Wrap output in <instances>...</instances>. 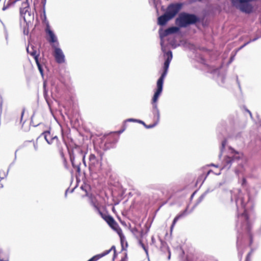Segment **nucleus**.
<instances>
[{"mask_svg":"<svg viewBox=\"0 0 261 261\" xmlns=\"http://www.w3.org/2000/svg\"><path fill=\"white\" fill-rule=\"evenodd\" d=\"M187 210L186 209L185 210H184V211H182V212L180 213L179 214H178L174 219L173 222H172V224L170 227V231H171V232L172 231V230L176 224V223L177 222V221L180 218L184 217V216H185L187 214Z\"/></svg>","mask_w":261,"mask_h":261,"instance_id":"17","label":"nucleus"},{"mask_svg":"<svg viewBox=\"0 0 261 261\" xmlns=\"http://www.w3.org/2000/svg\"><path fill=\"white\" fill-rule=\"evenodd\" d=\"M203 199V196H201L199 198V201H201Z\"/></svg>","mask_w":261,"mask_h":261,"instance_id":"39","label":"nucleus"},{"mask_svg":"<svg viewBox=\"0 0 261 261\" xmlns=\"http://www.w3.org/2000/svg\"><path fill=\"white\" fill-rule=\"evenodd\" d=\"M170 19H171L165 13L164 14L158 17V24L160 25H164Z\"/></svg>","mask_w":261,"mask_h":261,"instance_id":"18","label":"nucleus"},{"mask_svg":"<svg viewBox=\"0 0 261 261\" xmlns=\"http://www.w3.org/2000/svg\"><path fill=\"white\" fill-rule=\"evenodd\" d=\"M179 31V28L176 27H172L168 28L165 31L164 35L167 36L169 34H173Z\"/></svg>","mask_w":261,"mask_h":261,"instance_id":"20","label":"nucleus"},{"mask_svg":"<svg viewBox=\"0 0 261 261\" xmlns=\"http://www.w3.org/2000/svg\"><path fill=\"white\" fill-rule=\"evenodd\" d=\"M61 159L63 161V165L65 167V168L67 170L69 169V166L68 165L67 161L65 158V155L64 154L60 155Z\"/></svg>","mask_w":261,"mask_h":261,"instance_id":"23","label":"nucleus"},{"mask_svg":"<svg viewBox=\"0 0 261 261\" xmlns=\"http://www.w3.org/2000/svg\"><path fill=\"white\" fill-rule=\"evenodd\" d=\"M89 169L91 173H97L101 170V163L99 162L94 154H90L89 158Z\"/></svg>","mask_w":261,"mask_h":261,"instance_id":"4","label":"nucleus"},{"mask_svg":"<svg viewBox=\"0 0 261 261\" xmlns=\"http://www.w3.org/2000/svg\"><path fill=\"white\" fill-rule=\"evenodd\" d=\"M20 14L25 21L29 20L31 17L30 8L27 1L22 4L21 7L20 8Z\"/></svg>","mask_w":261,"mask_h":261,"instance_id":"7","label":"nucleus"},{"mask_svg":"<svg viewBox=\"0 0 261 261\" xmlns=\"http://www.w3.org/2000/svg\"><path fill=\"white\" fill-rule=\"evenodd\" d=\"M117 140L118 138L115 134H111L104 136L101 140L102 143L104 144L103 149L107 150L113 147Z\"/></svg>","mask_w":261,"mask_h":261,"instance_id":"5","label":"nucleus"},{"mask_svg":"<svg viewBox=\"0 0 261 261\" xmlns=\"http://www.w3.org/2000/svg\"><path fill=\"white\" fill-rule=\"evenodd\" d=\"M2 102H1V107H2Z\"/></svg>","mask_w":261,"mask_h":261,"instance_id":"43","label":"nucleus"},{"mask_svg":"<svg viewBox=\"0 0 261 261\" xmlns=\"http://www.w3.org/2000/svg\"><path fill=\"white\" fill-rule=\"evenodd\" d=\"M56 145H57V149H58V150L59 152L60 155H62V154H64V146H66L67 147V145L65 141L64 140V139H63V143L60 142L58 140V143H56Z\"/></svg>","mask_w":261,"mask_h":261,"instance_id":"19","label":"nucleus"},{"mask_svg":"<svg viewBox=\"0 0 261 261\" xmlns=\"http://www.w3.org/2000/svg\"><path fill=\"white\" fill-rule=\"evenodd\" d=\"M102 218L107 223L109 226L113 230L119 232L121 231V229L119 227L118 223L114 220V219L110 215L106 213Z\"/></svg>","mask_w":261,"mask_h":261,"instance_id":"8","label":"nucleus"},{"mask_svg":"<svg viewBox=\"0 0 261 261\" xmlns=\"http://www.w3.org/2000/svg\"><path fill=\"white\" fill-rule=\"evenodd\" d=\"M242 206H243L244 208H245V204H242Z\"/></svg>","mask_w":261,"mask_h":261,"instance_id":"42","label":"nucleus"},{"mask_svg":"<svg viewBox=\"0 0 261 261\" xmlns=\"http://www.w3.org/2000/svg\"><path fill=\"white\" fill-rule=\"evenodd\" d=\"M166 55L167 56V58L164 64V71L157 81V89L153 96V102L154 103L157 102L158 98L162 92L164 80L167 75L169 64L172 59V53L171 51H167Z\"/></svg>","mask_w":261,"mask_h":261,"instance_id":"1","label":"nucleus"},{"mask_svg":"<svg viewBox=\"0 0 261 261\" xmlns=\"http://www.w3.org/2000/svg\"><path fill=\"white\" fill-rule=\"evenodd\" d=\"M99 203L96 200H92L91 201V204L93 206V207L97 205Z\"/></svg>","mask_w":261,"mask_h":261,"instance_id":"28","label":"nucleus"},{"mask_svg":"<svg viewBox=\"0 0 261 261\" xmlns=\"http://www.w3.org/2000/svg\"><path fill=\"white\" fill-rule=\"evenodd\" d=\"M226 162L227 163H230L231 162V160H230V159L229 158H228L227 159H226Z\"/></svg>","mask_w":261,"mask_h":261,"instance_id":"35","label":"nucleus"},{"mask_svg":"<svg viewBox=\"0 0 261 261\" xmlns=\"http://www.w3.org/2000/svg\"><path fill=\"white\" fill-rule=\"evenodd\" d=\"M127 254L125 253L124 257L121 258V259L120 261H127Z\"/></svg>","mask_w":261,"mask_h":261,"instance_id":"33","label":"nucleus"},{"mask_svg":"<svg viewBox=\"0 0 261 261\" xmlns=\"http://www.w3.org/2000/svg\"><path fill=\"white\" fill-rule=\"evenodd\" d=\"M211 170L208 171V172H207V175H206L205 176V178H206V177L208 175V174L210 173V172H211Z\"/></svg>","mask_w":261,"mask_h":261,"instance_id":"41","label":"nucleus"},{"mask_svg":"<svg viewBox=\"0 0 261 261\" xmlns=\"http://www.w3.org/2000/svg\"><path fill=\"white\" fill-rule=\"evenodd\" d=\"M152 103L153 105V109L154 111V117L156 118V121L152 124L147 125L143 121H142L141 120H138V122L140 123L143 124L145 126V127L147 128H152V127H154L157 124V123H158V122L159 121V120H160V112H159V109H158L156 102L154 103L153 102V98L152 99Z\"/></svg>","mask_w":261,"mask_h":261,"instance_id":"10","label":"nucleus"},{"mask_svg":"<svg viewBox=\"0 0 261 261\" xmlns=\"http://www.w3.org/2000/svg\"><path fill=\"white\" fill-rule=\"evenodd\" d=\"M42 135L44 136L45 140L49 144L58 143V138L56 136H54L51 135L49 131L44 132L42 134Z\"/></svg>","mask_w":261,"mask_h":261,"instance_id":"13","label":"nucleus"},{"mask_svg":"<svg viewBox=\"0 0 261 261\" xmlns=\"http://www.w3.org/2000/svg\"><path fill=\"white\" fill-rule=\"evenodd\" d=\"M54 49V56L56 61L59 64H62L65 62V56L62 49L58 47V46L53 45Z\"/></svg>","mask_w":261,"mask_h":261,"instance_id":"9","label":"nucleus"},{"mask_svg":"<svg viewBox=\"0 0 261 261\" xmlns=\"http://www.w3.org/2000/svg\"><path fill=\"white\" fill-rule=\"evenodd\" d=\"M11 0H9L7 3L6 5L4 4L3 8H2V10L3 11H5L8 8V7H9V6L12 4V2H10Z\"/></svg>","mask_w":261,"mask_h":261,"instance_id":"27","label":"nucleus"},{"mask_svg":"<svg viewBox=\"0 0 261 261\" xmlns=\"http://www.w3.org/2000/svg\"><path fill=\"white\" fill-rule=\"evenodd\" d=\"M243 252L239 253L240 255V261L242 260V257H243Z\"/></svg>","mask_w":261,"mask_h":261,"instance_id":"37","label":"nucleus"},{"mask_svg":"<svg viewBox=\"0 0 261 261\" xmlns=\"http://www.w3.org/2000/svg\"><path fill=\"white\" fill-rule=\"evenodd\" d=\"M70 160L73 168L75 169L76 172L79 175L81 174V170L80 166L81 165V161L85 163V155L83 153L82 150L80 151L79 154L75 155L73 151H69Z\"/></svg>","mask_w":261,"mask_h":261,"instance_id":"3","label":"nucleus"},{"mask_svg":"<svg viewBox=\"0 0 261 261\" xmlns=\"http://www.w3.org/2000/svg\"><path fill=\"white\" fill-rule=\"evenodd\" d=\"M24 111L23 110L21 113V119H20V121H21L22 120V117H23V115L24 114Z\"/></svg>","mask_w":261,"mask_h":261,"instance_id":"38","label":"nucleus"},{"mask_svg":"<svg viewBox=\"0 0 261 261\" xmlns=\"http://www.w3.org/2000/svg\"><path fill=\"white\" fill-rule=\"evenodd\" d=\"M35 62H36V63L37 65L38 68L40 72L42 75L43 73V70L42 68V66H41L40 63H39V59H36V60H35Z\"/></svg>","mask_w":261,"mask_h":261,"instance_id":"24","label":"nucleus"},{"mask_svg":"<svg viewBox=\"0 0 261 261\" xmlns=\"http://www.w3.org/2000/svg\"><path fill=\"white\" fill-rule=\"evenodd\" d=\"M139 244L140 246L142 247V248L144 249V250L145 251L146 253H148V249L146 247V246L144 245V244L143 243L142 240H139Z\"/></svg>","mask_w":261,"mask_h":261,"instance_id":"26","label":"nucleus"},{"mask_svg":"<svg viewBox=\"0 0 261 261\" xmlns=\"http://www.w3.org/2000/svg\"><path fill=\"white\" fill-rule=\"evenodd\" d=\"M247 184V180L245 177H243L242 179V186L243 187H244Z\"/></svg>","mask_w":261,"mask_h":261,"instance_id":"32","label":"nucleus"},{"mask_svg":"<svg viewBox=\"0 0 261 261\" xmlns=\"http://www.w3.org/2000/svg\"><path fill=\"white\" fill-rule=\"evenodd\" d=\"M29 144H34V143H33L32 141H26L22 145V147H25L27 146Z\"/></svg>","mask_w":261,"mask_h":261,"instance_id":"29","label":"nucleus"},{"mask_svg":"<svg viewBox=\"0 0 261 261\" xmlns=\"http://www.w3.org/2000/svg\"><path fill=\"white\" fill-rule=\"evenodd\" d=\"M253 242V238L251 234L250 235V246L251 245Z\"/></svg>","mask_w":261,"mask_h":261,"instance_id":"34","label":"nucleus"},{"mask_svg":"<svg viewBox=\"0 0 261 261\" xmlns=\"http://www.w3.org/2000/svg\"><path fill=\"white\" fill-rule=\"evenodd\" d=\"M249 0H245L239 5L240 10L246 13H250L252 11V7L248 3Z\"/></svg>","mask_w":261,"mask_h":261,"instance_id":"15","label":"nucleus"},{"mask_svg":"<svg viewBox=\"0 0 261 261\" xmlns=\"http://www.w3.org/2000/svg\"><path fill=\"white\" fill-rule=\"evenodd\" d=\"M8 173V169L6 168L2 169L0 170V178L1 179L6 178Z\"/></svg>","mask_w":261,"mask_h":261,"instance_id":"22","label":"nucleus"},{"mask_svg":"<svg viewBox=\"0 0 261 261\" xmlns=\"http://www.w3.org/2000/svg\"><path fill=\"white\" fill-rule=\"evenodd\" d=\"M136 121L138 122V120H137L136 119H133V118H129V119H126L123 122V124L122 126V128L117 132L118 134H121V133H123L125 130V129L126 128V123L127 122H136Z\"/></svg>","mask_w":261,"mask_h":261,"instance_id":"21","label":"nucleus"},{"mask_svg":"<svg viewBox=\"0 0 261 261\" xmlns=\"http://www.w3.org/2000/svg\"><path fill=\"white\" fill-rule=\"evenodd\" d=\"M152 103L153 105V109L154 111V117L156 118V121L152 124L147 125L143 121H142L141 120H138V122L140 123L143 124L145 126V127L147 128H152V127H154L157 124V123H158V122L159 121V120H160V112H159V109H158L156 102L154 103L153 102V98L152 99Z\"/></svg>","mask_w":261,"mask_h":261,"instance_id":"11","label":"nucleus"},{"mask_svg":"<svg viewBox=\"0 0 261 261\" xmlns=\"http://www.w3.org/2000/svg\"><path fill=\"white\" fill-rule=\"evenodd\" d=\"M99 207H100V206H99V204H98L97 205H96V206H95L94 208H95V210H98Z\"/></svg>","mask_w":261,"mask_h":261,"instance_id":"40","label":"nucleus"},{"mask_svg":"<svg viewBox=\"0 0 261 261\" xmlns=\"http://www.w3.org/2000/svg\"><path fill=\"white\" fill-rule=\"evenodd\" d=\"M45 32L48 36V38L47 40L48 42L51 44L52 47H53V45L59 46V42L57 40V38L53 32L50 29V27L48 24H47L46 25Z\"/></svg>","mask_w":261,"mask_h":261,"instance_id":"12","label":"nucleus"},{"mask_svg":"<svg viewBox=\"0 0 261 261\" xmlns=\"http://www.w3.org/2000/svg\"><path fill=\"white\" fill-rule=\"evenodd\" d=\"M160 250L163 253L167 254L168 259H170L171 252L170 251L169 246H168L166 242H161Z\"/></svg>","mask_w":261,"mask_h":261,"instance_id":"16","label":"nucleus"},{"mask_svg":"<svg viewBox=\"0 0 261 261\" xmlns=\"http://www.w3.org/2000/svg\"><path fill=\"white\" fill-rule=\"evenodd\" d=\"M243 216H244L247 221H248L249 216L248 214L246 213V211L242 214Z\"/></svg>","mask_w":261,"mask_h":261,"instance_id":"30","label":"nucleus"},{"mask_svg":"<svg viewBox=\"0 0 261 261\" xmlns=\"http://www.w3.org/2000/svg\"><path fill=\"white\" fill-rule=\"evenodd\" d=\"M199 21V18L195 15L185 12L181 13L175 20L176 25L180 28H186Z\"/></svg>","mask_w":261,"mask_h":261,"instance_id":"2","label":"nucleus"},{"mask_svg":"<svg viewBox=\"0 0 261 261\" xmlns=\"http://www.w3.org/2000/svg\"><path fill=\"white\" fill-rule=\"evenodd\" d=\"M194 195V193H193L192 195V197L193 196V195Z\"/></svg>","mask_w":261,"mask_h":261,"instance_id":"44","label":"nucleus"},{"mask_svg":"<svg viewBox=\"0 0 261 261\" xmlns=\"http://www.w3.org/2000/svg\"><path fill=\"white\" fill-rule=\"evenodd\" d=\"M253 250L252 249H251L250 252L247 254L246 256L245 261H251V255L253 253Z\"/></svg>","mask_w":261,"mask_h":261,"instance_id":"25","label":"nucleus"},{"mask_svg":"<svg viewBox=\"0 0 261 261\" xmlns=\"http://www.w3.org/2000/svg\"><path fill=\"white\" fill-rule=\"evenodd\" d=\"M181 7L182 4L180 3L171 4L168 6L166 13L172 19L180 11Z\"/></svg>","mask_w":261,"mask_h":261,"instance_id":"6","label":"nucleus"},{"mask_svg":"<svg viewBox=\"0 0 261 261\" xmlns=\"http://www.w3.org/2000/svg\"><path fill=\"white\" fill-rule=\"evenodd\" d=\"M27 50L28 53L34 58L35 60H36V59H38L40 56V50L38 48L31 45L27 47Z\"/></svg>","mask_w":261,"mask_h":261,"instance_id":"14","label":"nucleus"},{"mask_svg":"<svg viewBox=\"0 0 261 261\" xmlns=\"http://www.w3.org/2000/svg\"><path fill=\"white\" fill-rule=\"evenodd\" d=\"M166 198L168 199H169L170 198H171V197H172V195H168L167 194L166 195Z\"/></svg>","mask_w":261,"mask_h":261,"instance_id":"36","label":"nucleus"},{"mask_svg":"<svg viewBox=\"0 0 261 261\" xmlns=\"http://www.w3.org/2000/svg\"><path fill=\"white\" fill-rule=\"evenodd\" d=\"M96 211L97 212V213L99 214V215L101 217V218H102V217L104 216V215L106 214V213H103L101 211V210H100V207H99L98 210H96Z\"/></svg>","mask_w":261,"mask_h":261,"instance_id":"31","label":"nucleus"}]
</instances>
